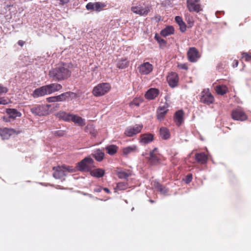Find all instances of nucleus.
Masks as SVG:
<instances>
[{"label": "nucleus", "mask_w": 251, "mask_h": 251, "mask_svg": "<svg viewBox=\"0 0 251 251\" xmlns=\"http://www.w3.org/2000/svg\"><path fill=\"white\" fill-rule=\"evenodd\" d=\"M128 62L126 59H121L117 64V67L119 69H124L127 67Z\"/></svg>", "instance_id": "obj_39"}, {"label": "nucleus", "mask_w": 251, "mask_h": 251, "mask_svg": "<svg viewBox=\"0 0 251 251\" xmlns=\"http://www.w3.org/2000/svg\"><path fill=\"white\" fill-rule=\"evenodd\" d=\"M104 174V170L100 168L94 169L90 172V174L92 176L97 178L102 177Z\"/></svg>", "instance_id": "obj_31"}, {"label": "nucleus", "mask_w": 251, "mask_h": 251, "mask_svg": "<svg viewBox=\"0 0 251 251\" xmlns=\"http://www.w3.org/2000/svg\"><path fill=\"white\" fill-rule=\"evenodd\" d=\"M179 79L178 75L176 72H171L167 76V81L169 85L171 88H175L177 86Z\"/></svg>", "instance_id": "obj_12"}, {"label": "nucleus", "mask_w": 251, "mask_h": 251, "mask_svg": "<svg viewBox=\"0 0 251 251\" xmlns=\"http://www.w3.org/2000/svg\"><path fill=\"white\" fill-rule=\"evenodd\" d=\"M138 70L141 75H147L152 71L153 66L149 62H144L139 66Z\"/></svg>", "instance_id": "obj_16"}, {"label": "nucleus", "mask_w": 251, "mask_h": 251, "mask_svg": "<svg viewBox=\"0 0 251 251\" xmlns=\"http://www.w3.org/2000/svg\"><path fill=\"white\" fill-rule=\"evenodd\" d=\"M71 75V72L64 66H59L51 69L49 72V75L53 80L60 81L69 78Z\"/></svg>", "instance_id": "obj_1"}, {"label": "nucleus", "mask_w": 251, "mask_h": 251, "mask_svg": "<svg viewBox=\"0 0 251 251\" xmlns=\"http://www.w3.org/2000/svg\"><path fill=\"white\" fill-rule=\"evenodd\" d=\"M155 39L160 45H165L166 44V41L157 34L155 36Z\"/></svg>", "instance_id": "obj_41"}, {"label": "nucleus", "mask_w": 251, "mask_h": 251, "mask_svg": "<svg viewBox=\"0 0 251 251\" xmlns=\"http://www.w3.org/2000/svg\"><path fill=\"white\" fill-rule=\"evenodd\" d=\"M242 58H244L245 61H248L251 59V55H250L247 53L244 52L242 54Z\"/></svg>", "instance_id": "obj_44"}, {"label": "nucleus", "mask_w": 251, "mask_h": 251, "mask_svg": "<svg viewBox=\"0 0 251 251\" xmlns=\"http://www.w3.org/2000/svg\"><path fill=\"white\" fill-rule=\"evenodd\" d=\"M106 5L103 2H95V10L97 12H100L105 7Z\"/></svg>", "instance_id": "obj_38"}, {"label": "nucleus", "mask_w": 251, "mask_h": 251, "mask_svg": "<svg viewBox=\"0 0 251 251\" xmlns=\"http://www.w3.org/2000/svg\"><path fill=\"white\" fill-rule=\"evenodd\" d=\"M90 133H91V134H92V135L93 136H95L96 134H95V132H91Z\"/></svg>", "instance_id": "obj_58"}, {"label": "nucleus", "mask_w": 251, "mask_h": 251, "mask_svg": "<svg viewBox=\"0 0 251 251\" xmlns=\"http://www.w3.org/2000/svg\"><path fill=\"white\" fill-rule=\"evenodd\" d=\"M143 127L142 124H136L133 126H129L126 129L124 133L127 137H132L140 133Z\"/></svg>", "instance_id": "obj_8"}, {"label": "nucleus", "mask_w": 251, "mask_h": 251, "mask_svg": "<svg viewBox=\"0 0 251 251\" xmlns=\"http://www.w3.org/2000/svg\"><path fill=\"white\" fill-rule=\"evenodd\" d=\"M55 136L59 137L63 136L65 135V131L63 130L55 131L54 133Z\"/></svg>", "instance_id": "obj_45"}, {"label": "nucleus", "mask_w": 251, "mask_h": 251, "mask_svg": "<svg viewBox=\"0 0 251 251\" xmlns=\"http://www.w3.org/2000/svg\"><path fill=\"white\" fill-rule=\"evenodd\" d=\"M153 140V135L151 133H145L141 135L140 143L143 144H148Z\"/></svg>", "instance_id": "obj_25"}, {"label": "nucleus", "mask_w": 251, "mask_h": 251, "mask_svg": "<svg viewBox=\"0 0 251 251\" xmlns=\"http://www.w3.org/2000/svg\"><path fill=\"white\" fill-rule=\"evenodd\" d=\"M215 90L218 94L224 95L227 93L228 88L225 85H219L216 87Z\"/></svg>", "instance_id": "obj_34"}, {"label": "nucleus", "mask_w": 251, "mask_h": 251, "mask_svg": "<svg viewBox=\"0 0 251 251\" xmlns=\"http://www.w3.org/2000/svg\"><path fill=\"white\" fill-rule=\"evenodd\" d=\"M238 65V61L237 60H234L233 62V67H237Z\"/></svg>", "instance_id": "obj_52"}, {"label": "nucleus", "mask_w": 251, "mask_h": 251, "mask_svg": "<svg viewBox=\"0 0 251 251\" xmlns=\"http://www.w3.org/2000/svg\"><path fill=\"white\" fill-rule=\"evenodd\" d=\"M8 91V89L7 88L3 87L2 86L0 85V94L3 93H6Z\"/></svg>", "instance_id": "obj_47"}, {"label": "nucleus", "mask_w": 251, "mask_h": 251, "mask_svg": "<svg viewBox=\"0 0 251 251\" xmlns=\"http://www.w3.org/2000/svg\"><path fill=\"white\" fill-rule=\"evenodd\" d=\"M159 189L157 190L161 193L163 194H166L168 192V189L164 186L161 184H158Z\"/></svg>", "instance_id": "obj_40"}, {"label": "nucleus", "mask_w": 251, "mask_h": 251, "mask_svg": "<svg viewBox=\"0 0 251 251\" xmlns=\"http://www.w3.org/2000/svg\"><path fill=\"white\" fill-rule=\"evenodd\" d=\"M176 154H175L172 157L171 159V161L172 162V163L174 164L175 165H176L178 163V160L177 158V157H176Z\"/></svg>", "instance_id": "obj_46"}, {"label": "nucleus", "mask_w": 251, "mask_h": 251, "mask_svg": "<svg viewBox=\"0 0 251 251\" xmlns=\"http://www.w3.org/2000/svg\"><path fill=\"white\" fill-rule=\"evenodd\" d=\"M51 104L37 105L30 109L31 113L39 116H47L49 114V109Z\"/></svg>", "instance_id": "obj_6"}, {"label": "nucleus", "mask_w": 251, "mask_h": 251, "mask_svg": "<svg viewBox=\"0 0 251 251\" xmlns=\"http://www.w3.org/2000/svg\"><path fill=\"white\" fill-rule=\"evenodd\" d=\"M95 167L94 161L90 157H87L77 163V168L80 171L89 172Z\"/></svg>", "instance_id": "obj_3"}, {"label": "nucleus", "mask_w": 251, "mask_h": 251, "mask_svg": "<svg viewBox=\"0 0 251 251\" xmlns=\"http://www.w3.org/2000/svg\"><path fill=\"white\" fill-rule=\"evenodd\" d=\"M70 122H72L81 126H83L85 125V119L77 115L73 114L70 119Z\"/></svg>", "instance_id": "obj_24"}, {"label": "nucleus", "mask_w": 251, "mask_h": 251, "mask_svg": "<svg viewBox=\"0 0 251 251\" xmlns=\"http://www.w3.org/2000/svg\"><path fill=\"white\" fill-rule=\"evenodd\" d=\"M214 101V98L209 89L203 90L201 94L200 101L202 103L209 105Z\"/></svg>", "instance_id": "obj_9"}, {"label": "nucleus", "mask_w": 251, "mask_h": 251, "mask_svg": "<svg viewBox=\"0 0 251 251\" xmlns=\"http://www.w3.org/2000/svg\"><path fill=\"white\" fill-rule=\"evenodd\" d=\"M187 22L190 26H192L194 24V21L193 20L192 17H189Z\"/></svg>", "instance_id": "obj_49"}, {"label": "nucleus", "mask_w": 251, "mask_h": 251, "mask_svg": "<svg viewBox=\"0 0 251 251\" xmlns=\"http://www.w3.org/2000/svg\"><path fill=\"white\" fill-rule=\"evenodd\" d=\"M155 19H156V20H157V21H160V19H161V16H159V15H157V16H156L155 17Z\"/></svg>", "instance_id": "obj_56"}, {"label": "nucleus", "mask_w": 251, "mask_h": 251, "mask_svg": "<svg viewBox=\"0 0 251 251\" xmlns=\"http://www.w3.org/2000/svg\"><path fill=\"white\" fill-rule=\"evenodd\" d=\"M53 105H54L55 107H56V108H58L59 107V104H57V103L53 104Z\"/></svg>", "instance_id": "obj_57"}, {"label": "nucleus", "mask_w": 251, "mask_h": 251, "mask_svg": "<svg viewBox=\"0 0 251 251\" xmlns=\"http://www.w3.org/2000/svg\"><path fill=\"white\" fill-rule=\"evenodd\" d=\"M184 114L182 110H178L175 113L174 121L177 126H180L183 123Z\"/></svg>", "instance_id": "obj_20"}, {"label": "nucleus", "mask_w": 251, "mask_h": 251, "mask_svg": "<svg viewBox=\"0 0 251 251\" xmlns=\"http://www.w3.org/2000/svg\"><path fill=\"white\" fill-rule=\"evenodd\" d=\"M186 183H189L192 180V175H188L186 176Z\"/></svg>", "instance_id": "obj_50"}, {"label": "nucleus", "mask_w": 251, "mask_h": 251, "mask_svg": "<svg viewBox=\"0 0 251 251\" xmlns=\"http://www.w3.org/2000/svg\"><path fill=\"white\" fill-rule=\"evenodd\" d=\"M103 190L107 193L108 194H110V191L109 190V189L107 188H103Z\"/></svg>", "instance_id": "obj_55"}, {"label": "nucleus", "mask_w": 251, "mask_h": 251, "mask_svg": "<svg viewBox=\"0 0 251 251\" xmlns=\"http://www.w3.org/2000/svg\"><path fill=\"white\" fill-rule=\"evenodd\" d=\"M177 67L180 69H182V70H187L188 69V65L186 63L178 64L177 65Z\"/></svg>", "instance_id": "obj_43"}, {"label": "nucleus", "mask_w": 251, "mask_h": 251, "mask_svg": "<svg viewBox=\"0 0 251 251\" xmlns=\"http://www.w3.org/2000/svg\"><path fill=\"white\" fill-rule=\"evenodd\" d=\"M111 89V86L108 83H101L94 87L92 93L96 97H100L105 95Z\"/></svg>", "instance_id": "obj_4"}, {"label": "nucleus", "mask_w": 251, "mask_h": 251, "mask_svg": "<svg viewBox=\"0 0 251 251\" xmlns=\"http://www.w3.org/2000/svg\"><path fill=\"white\" fill-rule=\"evenodd\" d=\"M160 135L162 139L167 140L170 137L169 130L165 127H161L159 130Z\"/></svg>", "instance_id": "obj_30"}, {"label": "nucleus", "mask_w": 251, "mask_h": 251, "mask_svg": "<svg viewBox=\"0 0 251 251\" xmlns=\"http://www.w3.org/2000/svg\"><path fill=\"white\" fill-rule=\"evenodd\" d=\"M101 190H102V188L99 187V188L95 189L94 191L96 192H101Z\"/></svg>", "instance_id": "obj_54"}, {"label": "nucleus", "mask_w": 251, "mask_h": 251, "mask_svg": "<svg viewBox=\"0 0 251 251\" xmlns=\"http://www.w3.org/2000/svg\"><path fill=\"white\" fill-rule=\"evenodd\" d=\"M231 117L234 120L244 121L248 119V116L240 107L233 110L231 112Z\"/></svg>", "instance_id": "obj_10"}, {"label": "nucleus", "mask_w": 251, "mask_h": 251, "mask_svg": "<svg viewBox=\"0 0 251 251\" xmlns=\"http://www.w3.org/2000/svg\"><path fill=\"white\" fill-rule=\"evenodd\" d=\"M174 33V28L172 26H168L161 30V35L163 36L166 37Z\"/></svg>", "instance_id": "obj_33"}, {"label": "nucleus", "mask_w": 251, "mask_h": 251, "mask_svg": "<svg viewBox=\"0 0 251 251\" xmlns=\"http://www.w3.org/2000/svg\"><path fill=\"white\" fill-rule=\"evenodd\" d=\"M8 103V100L4 99V98H0V104H7Z\"/></svg>", "instance_id": "obj_48"}, {"label": "nucleus", "mask_w": 251, "mask_h": 251, "mask_svg": "<svg viewBox=\"0 0 251 251\" xmlns=\"http://www.w3.org/2000/svg\"><path fill=\"white\" fill-rule=\"evenodd\" d=\"M25 42L23 40H19L18 42V45L19 46H20L21 47H23L24 46V45L25 44Z\"/></svg>", "instance_id": "obj_53"}, {"label": "nucleus", "mask_w": 251, "mask_h": 251, "mask_svg": "<svg viewBox=\"0 0 251 251\" xmlns=\"http://www.w3.org/2000/svg\"><path fill=\"white\" fill-rule=\"evenodd\" d=\"M76 94L71 91L66 92L56 96H52L47 98L46 100L48 102L64 101L72 97H75Z\"/></svg>", "instance_id": "obj_5"}, {"label": "nucleus", "mask_w": 251, "mask_h": 251, "mask_svg": "<svg viewBox=\"0 0 251 251\" xmlns=\"http://www.w3.org/2000/svg\"><path fill=\"white\" fill-rule=\"evenodd\" d=\"M200 0H187V7L190 12H199L202 10Z\"/></svg>", "instance_id": "obj_11"}, {"label": "nucleus", "mask_w": 251, "mask_h": 251, "mask_svg": "<svg viewBox=\"0 0 251 251\" xmlns=\"http://www.w3.org/2000/svg\"><path fill=\"white\" fill-rule=\"evenodd\" d=\"M123 155L126 156L128 154L138 151V147L136 145H133L124 148L123 149Z\"/></svg>", "instance_id": "obj_27"}, {"label": "nucleus", "mask_w": 251, "mask_h": 251, "mask_svg": "<svg viewBox=\"0 0 251 251\" xmlns=\"http://www.w3.org/2000/svg\"><path fill=\"white\" fill-rule=\"evenodd\" d=\"M21 132L18 131H16L13 128H5L3 129H0V136L2 139H8L10 136L13 134H18Z\"/></svg>", "instance_id": "obj_15"}, {"label": "nucleus", "mask_w": 251, "mask_h": 251, "mask_svg": "<svg viewBox=\"0 0 251 251\" xmlns=\"http://www.w3.org/2000/svg\"><path fill=\"white\" fill-rule=\"evenodd\" d=\"M86 8L88 10H95V2H89L86 5Z\"/></svg>", "instance_id": "obj_42"}, {"label": "nucleus", "mask_w": 251, "mask_h": 251, "mask_svg": "<svg viewBox=\"0 0 251 251\" xmlns=\"http://www.w3.org/2000/svg\"><path fill=\"white\" fill-rule=\"evenodd\" d=\"M142 102L143 100L141 98H134L133 100L129 103V105L131 107H133L134 106H139Z\"/></svg>", "instance_id": "obj_36"}, {"label": "nucleus", "mask_w": 251, "mask_h": 251, "mask_svg": "<svg viewBox=\"0 0 251 251\" xmlns=\"http://www.w3.org/2000/svg\"><path fill=\"white\" fill-rule=\"evenodd\" d=\"M175 21L179 26L180 30L182 32H185L186 30V25L183 22L182 17L178 16H176L175 17Z\"/></svg>", "instance_id": "obj_28"}, {"label": "nucleus", "mask_w": 251, "mask_h": 251, "mask_svg": "<svg viewBox=\"0 0 251 251\" xmlns=\"http://www.w3.org/2000/svg\"><path fill=\"white\" fill-rule=\"evenodd\" d=\"M159 91L156 88H151L147 91L145 97L146 99L152 100L155 99L159 95Z\"/></svg>", "instance_id": "obj_19"}, {"label": "nucleus", "mask_w": 251, "mask_h": 251, "mask_svg": "<svg viewBox=\"0 0 251 251\" xmlns=\"http://www.w3.org/2000/svg\"><path fill=\"white\" fill-rule=\"evenodd\" d=\"M92 156L94 157L97 161L100 162L103 159L104 153L101 150L98 149L92 154Z\"/></svg>", "instance_id": "obj_29"}, {"label": "nucleus", "mask_w": 251, "mask_h": 251, "mask_svg": "<svg viewBox=\"0 0 251 251\" xmlns=\"http://www.w3.org/2000/svg\"><path fill=\"white\" fill-rule=\"evenodd\" d=\"M72 114L63 111H60L56 114V116L64 121L69 122Z\"/></svg>", "instance_id": "obj_23"}, {"label": "nucleus", "mask_w": 251, "mask_h": 251, "mask_svg": "<svg viewBox=\"0 0 251 251\" xmlns=\"http://www.w3.org/2000/svg\"><path fill=\"white\" fill-rule=\"evenodd\" d=\"M129 187L128 183L126 182H119L117 183L115 189L117 190H125Z\"/></svg>", "instance_id": "obj_37"}, {"label": "nucleus", "mask_w": 251, "mask_h": 251, "mask_svg": "<svg viewBox=\"0 0 251 251\" xmlns=\"http://www.w3.org/2000/svg\"><path fill=\"white\" fill-rule=\"evenodd\" d=\"M168 111V109L167 107L165 106H159L157 108L156 112V117L157 120L159 121H162L163 120Z\"/></svg>", "instance_id": "obj_17"}, {"label": "nucleus", "mask_w": 251, "mask_h": 251, "mask_svg": "<svg viewBox=\"0 0 251 251\" xmlns=\"http://www.w3.org/2000/svg\"><path fill=\"white\" fill-rule=\"evenodd\" d=\"M48 94H50L57 91H59L62 88V86L58 83H51L45 85Z\"/></svg>", "instance_id": "obj_18"}, {"label": "nucleus", "mask_w": 251, "mask_h": 251, "mask_svg": "<svg viewBox=\"0 0 251 251\" xmlns=\"http://www.w3.org/2000/svg\"><path fill=\"white\" fill-rule=\"evenodd\" d=\"M187 55L188 60L191 62H196L201 56L198 50L195 47L190 48Z\"/></svg>", "instance_id": "obj_14"}, {"label": "nucleus", "mask_w": 251, "mask_h": 251, "mask_svg": "<svg viewBox=\"0 0 251 251\" xmlns=\"http://www.w3.org/2000/svg\"><path fill=\"white\" fill-rule=\"evenodd\" d=\"M118 177L121 179H126L131 176V172L129 170L121 171L117 173Z\"/></svg>", "instance_id": "obj_35"}, {"label": "nucleus", "mask_w": 251, "mask_h": 251, "mask_svg": "<svg viewBox=\"0 0 251 251\" xmlns=\"http://www.w3.org/2000/svg\"><path fill=\"white\" fill-rule=\"evenodd\" d=\"M6 113L8 115V117L11 119H15L16 117H20L21 113L17 109L14 108H8L6 109Z\"/></svg>", "instance_id": "obj_26"}, {"label": "nucleus", "mask_w": 251, "mask_h": 251, "mask_svg": "<svg viewBox=\"0 0 251 251\" xmlns=\"http://www.w3.org/2000/svg\"><path fill=\"white\" fill-rule=\"evenodd\" d=\"M106 152L110 155L116 154L118 151V147L115 145H111L105 147Z\"/></svg>", "instance_id": "obj_32"}, {"label": "nucleus", "mask_w": 251, "mask_h": 251, "mask_svg": "<svg viewBox=\"0 0 251 251\" xmlns=\"http://www.w3.org/2000/svg\"><path fill=\"white\" fill-rule=\"evenodd\" d=\"M160 154L158 153L157 149L154 148L150 152V156L148 157V161L151 165H156L160 163Z\"/></svg>", "instance_id": "obj_13"}, {"label": "nucleus", "mask_w": 251, "mask_h": 251, "mask_svg": "<svg viewBox=\"0 0 251 251\" xmlns=\"http://www.w3.org/2000/svg\"><path fill=\"white\" fill-rule=\"evenodd\" d=\"M152 184L155 189L158 190L159 189L158 184H160L159 182L154 181L152 182Z\"/></svg>", "instance_id": "obj_51"}, {"label": "nucleus", "mask_w": 251, "mask_h": 251, "mask_svg": "<svg viewBox=\"0 0 251 251\" xmlns=\"http://www.w3.org/2000/svg\"><path fill=\"white\" fill-rule=\"evenodd\" d=\"M195 158L198 163L201 164H206L208 160V156L204 152L196 153Z\"/></svg>", "instance_id": "obj_22"}, {"label": "nucleus", "mask_w": 251, "mask_h": 251, "mask_svg": "<svg viewBox=\"0 0 251 251\" xmlns=\"http://www.w3.org/2000/svg\"><path fill=\"white\" fill-rule=\"evenodd\" d=\"M46 87L43 86L36 89L33 92L32 96L34 98H38L48 95Z\"/></svg>", "instance_id": "obj_21"}, {"label": "nucleus", "mask_w": 251, "mask_h": 251, "mask_svg": "<svg viewBox=\"0 0 251 251\" xmlns=\"http://www.w3.org/2000/svg\"><path fill=\"white\" fill-rule=\"evenodd\" d=\"M53 176L56 179H61L66 175V172H74L75 169L72 166L62 165L53 167Z\"/></svg>", "instance_id": "obj_2"}, {"label": "nucleus", "mask_w": 251, "mask_h": 251, "mask_svg": "<svg viewBox=\"0 0 251 251\" xmlns=\"http://www.w3.org/2000/svg\"><path fill=\"white\" fill-rule=\"evenodd\" d=\"M151 7L146 6L143 7L142 5L139 4L136 6H133L131 7V11L141 16H147L151 11Z\"/></svg>", "instance_id": "obj_7"}]
</instances>
